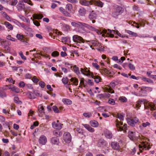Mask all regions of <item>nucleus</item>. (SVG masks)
<instances>
[{
	"label": "nucleus",
	"instance_id": "c756f323",
	"mask_svg": "<svg viewBox=\"0 0 156 156\" xmlns=\"http://www.w3.org/2000/svg\"><path fill=\"white\" fill-rule=\"evenodd\" d=\"M150 123L148 122H143L142 123V125L139 126V128L141 130H143L144 128L150 125Z\"/></svg>",
	"mask_w": 156,
	"mask_h": 156
},
{
	"label": "nucleus",
	"instance_id": "412c9836",
	"mask_svg": "<svg viewBox=\"0 0 156 156\" xmlns=\"http://www.w3.org/2000/svg\"><path fill=\"white\" fill-rule=\"evenodd\" d=\"M146 105L151 110H155L156 109V106L154 105V104L153 103L149 102Z\"/></svg>",
	"mask_w": 156,
	"mask_h": 156
},
{
	"label": "nucleus",
	"instance_id": "a211bd4d",
	"mask_svg": "<svg viewBox=\"0 0 156 156\" xmlns=\"http://www.w3.org/2000/svg\"><path fill=\"white\" fill-rule=\"evenodd\" d=\"M89 42H90V44H91L90 46L91 48L92 46L95 47H100L101 46V44L97 41L92 40L89 41Z\"/></svg>",
	"mask_w": 156,
	"mask_h": 156
},
{
	"label": "nucleus",
	"instance_id": "4468645a",
	"mask_svg": "<svg viewBox=\"0 0 156 156\" xmlns=\"http://www.w3.org/2000/svg\"><path fill=\"white\" fill-rule=\"evenodd\" d=\"M80 71L81 73L84 75L88 76H91V74L90 71L86 67L83 69L82 68H80Z\"/></svg>",
	"mask_w": 156,
	"mask_h": 156
},
{
	"label": "nucleus",
	"instance_id": "bb28decb",
	"mask_svg": "<svg viewBox=\"0 0 156 156\" xmlns=\"http://www.w3.org/2000/svg\"><path fill=\"white\" fill-rule=\"evenodd\" d=\"M51 142L52 144H57L59 143L58 139L56 137H53L51 139Z\"/></svg>",
	"mask_w": 156,
	"mask_h": 156
},
{
	"label": "nucleus",
	"instance_id": "49530a36",
	"mask_svg": "<svg viewBox=\"0 0 156 156\" xmlns=\"http://www.w3.org/2000/svg\"><path fill=\"white\" fill-rule=\"evenodd\" d=\"M6 38L7 39L10 40L12 41H15L16 40V39L12 37L11 36L9 35H7L6 37Z\"/></svg>",
	"mask_w": 156,
	"mask_h": 156
},
{
	"label": "nucleus",
	"instance_id": "de8ad7c7",
	"mask_svg": "<svg viewBox=\"0 0 156 156\" xmlns=\"http://www.w3.org/2000/svg\"><path fill=\"white\" fill-rule=\"evenodd\" d=\"M94 79L95 82L98 83L100 81V80L101 79V78L98 76H94Z\"/></svg>",
	"mask_w": 156,
	"mask_h": 156
},
{
	"label": "nucleus",
	"instance_id": "473e14b6",
	"mask_svg": "<svg viewBox=\"0 0 156 156\" xmlns=\"http://www.w3.org/2000/svg\"><path fill=\"white\" fill-rule=\"evenodd\" d=\"M73 69L75 73L77 75L80 74L79 68L76 66L75 65L73 67Z\"/></svg>",
	"mask_w": 156,
	"mask_h": 156
},
{
	"label": "nucleus",
	"instance_id": "423d86ee",
	"mask_svg": "<svg viewBox=\"0 0 156 156\" xmlns=\"http://www.w3.org/2000/svg\"><path fill=\"white\" fill-rule=\"evenodd\" d=\"M128 137L132 140L134 141L137 138L136 136V132L131 130H129L128 131Z\"/></svg>",
	"mask_w": 156,
	"mask_h": 156
},
{
	"label": "nucleus",
	"instance_id": "1a4fd4ad",
	"mask_svg": "<svg viewBox=\"0 0 156 156\" xmlns=\"http://www.w3.org/2000/svg\"><path fill=\"white\" fill-rule=\"evenodd\" d=\"M136 95L139 96H145L147 93L144 87L141 88H139V89H138Z\"/></svg>",
	"mask_w": 156,
	"mask_h": 156
},
{
	"label": "nucleus",
	"instance_id": "9d476101",
	"mask_svg": "<svg viewBox=\"0 0 156 156\" xmlns=\"http://www.w3.org/2000/svg\"><path fill=\"white\" fill-rule=\"evenodd\" d=\"M93 0H80V3L83 5L89 6L93 4Z\"/></svg>",
	"mask_w": 156,
	"mask_h": 156
},
{
	"label": "nucleus",
	"instance_id": "bf43d9fd",
	"mask_svg": "<svg viewBox=\"0 0 156 156\" xmlns=\"http://www.w3.org/2000/svg\"><path fill=\"white\" fill-rule=\"evenodd\" d=\"M68 82V79L67 77L63 78L62 79V82L64 84L67 83Z\"/></svg>",
	"mask_w": 156,
	"mask_h": 156
},
{
	"label": "nucleus",
	"instance_id": "ea45409f",
	"mask_svg": "<svg viewBox=\"0 0 156 156\" xmlns=\"http://www.w3.org/2000/svg\"><path fill=\"white\" fill-rule=\"evenodd\" d=\"M119 100L122 103H125L127 102V99L125 97L121 96L119 98Z\"/></svg>",
	"mask_w": 156,
	"mask_h": 156
},
{
	"label": "nucleus",
	"instance_id": "5701e85b",
	"mask_svg": "<svg viewBox=\"0 0 156 156\" xmlns=\"http://www.w3.org/2000/svg\"><path fill=\"white\" fill-rule=\"evenodd\" d=\"M93 4L95 5L99 6L100 7H102L104 4L102 2L99 0L97 1L93 0Z\"/></svg>",
	"mask_w": 156,
	"mask_h": 156
},
{
	"label": "nucleus",
	"instance_id": "4d7b16f0",
	"mask_svg": "<svg viewBox=\"0 0 156 156\" xmlns=\"http://www.w3.org/2000/svg\"><path fill=\"white\" fill-rule=\"evenodd\" d=\"M19 54L20 55L22 59L24 60H26V58L23 55V53L22 51H20L19 53Z\"/></svg>",
	"mask_w": 156,
	"mask_h": 156
},
{
	"label": "nucleus",
	"instance_id": "4be33fe9",
	"mask_svg": "<svg viewBox=\"0 0 156 156\" xmlns=\"http://www.w3.org/2000/svg\"><path fill=\"white\" fill-rule=\"evenodd\" d=\"M144 99L139 100L137 101V104L136 105V107L137 108H139L140 107V104H143L144 105L145 108H147L146 105L144 104Z\"/></svg>",
	"mask_w": 156,
	"mask_h": 156
},
{
	"label": "nucleus",
	"instance_id": "cd10ccee",
	"mask_svg": "<svg viewBox=\"0 0 156 156\" xmlns=\"http://www.w3.org/2000/svg\"><path fill=\"white\" fill-rule=\"evenodd\" d=\"M78 12L79 15L80 16H84L86 13V10L84 8L81 7L79 9Z\"/></svg>",
	"mask_w": 156,
	"mask_h": 156
},
{
	"label": "nucleus",
	"instance_id": "6e6d98bb",
	"mask_svg": "<svg viewBox=\"0 0 156 156\" xmlns=\"http://www.w3.org/2000/svg\"><path fill=\"white\" fill-rule=\"evenodd\" d=\"M52 109L54 112L55 113H58L59 112V110L56 106H53Z\"/></svg>",
	"mask_w": 156,
	"mask_h": 156
},
{
	"label": "nucleus",
	"instance_id": "13d9d810",
	"mask_svg": "<svg viewBox=\"0 0 156 156\" xmlns=\"http://www.w3.org/2000/svg\"><path fill=\"white\" fill-rule=\"evenodd\" d=\"M108 103L112 105H114L115 104V102L114 100L110 98L108 100Z\"/></svg>",
	"mask_w": 156,
	"mask_h": 156
},
{
	"label": "nucleus",
	"instance_id": "e2e57ef3",
	"mask_svg": "<svg viewBox=\"0 0 156 156\" xmlns=\"http://www.w3.org/2000/svg\"><path fill=\"white\" fill-rule=\"evenodd\" d=\"M14 101L16 103L19 104L20 102V101H19V98L17 97H15L14 98Z\"/></svg>",
	"mask_w": 156,
	"mask_h": 156
},
{
	"label": "nucleus",
	"instance_id": "680f3d73",
	"mask_svg": "<svg viewBox=\"0 0 156 156\" xmlns=\"http://www.w3.org/2000/svg\"><path fill=\"white\" fill-rule=\"evenodd\" d=\"M32 80L33 82L34 83H37L39 81V80L37 78L36 76H34L32 78Z\"/></svg>",
	"mask_w": 156,
	"mask_h": 156
},
{
	"label": "nucleus",
	"instance_id": "6ab92c4d",
	"mask_svg": "<svg viewBox=\"0 0 156 156\" xmlns=\"http://www.w3.org/2000/svg\"><path fill=\"white\" fill-rule=\"evenodd\" d=\"M111 146L115 150H119L120 148L119 144L116 142H112L111 144Z\"/></svg>",
	"mask_w": 156,
	"mask_h": 156
},
{
	"label": "nucleus",
	"instance_id": "774afa93",
	"mask_svg": "<svg viewBox=\"0 0 156 156\" xmlns=\"http://www.w3.org/2000/svg\"><path fill=\"white\" fill-rule=\"evenodd\" d=\"M97 97L98 98L100 99L104 98H105V94H100L98 95L97 96Z\"/></svg>",
	"mask_w": 156,
	"mask_h": 156
},
{
	"label": "nucleus",
	"instance_id": "ddd939ff",
	"mask_svg": "<svg viewBox=\"0 0 156 156\" xmlns=\"http://www.w3.org/2000/svg\"><path fill=\"white\" fill-rule=\"evenodd\" d=\"M52 125V127L55 129H60L62 128V124L59 123L58 120H57L56 122H53Z\"/></svg>",
	"mask_w": 156,
	"mask_h": 156
},
{
	"label": "nucleus",
	"instance_id": "a878e982",
	"mask_svg": "<svg viewBox=\"0 0 156 156\" xmlns=\"http://www.w3.org/2000/svg\"><path fill=\"white\" fill-rule=\"evenodd\" d=\"M26 95L27 97L30 99H33L36 98L34 94L30 91L27 92L26 93Z\"/></svg>",
	"mask_w": 156,
	"mask_h": 156
},
{
	"label": "nucleus",
	"instance_id": "f03ea898",
	"mask_svg": "<svg viewBox=\"0 0 156 156\" xmlns=\"http://www.w3.org/2000/svg\"><path fill=\"white\" fill-rule=\"evenodd\" d=\"M124 11V9L121 6H117L114 8L112 13V16L115 18H117L118 16L121 14Z\"/></svg>",
	"mask_w": 156,
	"mask_h": 156
},
{
	"label": "nucleus",
	"instance_id": "72a5a7b5",
	"mask_svg": "<svg viewBox=\"0 0 156 156\" xmlns=\"http://www.w3.org/2000/svg\"><path fill=\"white\" fill-rule=\"evenodd\" d=\"M62 101L64 104L68 105H70L72 103V101L66 98L63 99Z\"/></svg>",
	"mask_w": 156,
	"mask_h": 156
},
{
	"label": "nucleus",
	"instance_id": "69168bd1",
	"mask_svg": "<svg viewBox=\"0 0 156 156\" xmlns=\"http://www.w3.org/2000/svg\"><path fill=\"white\" fill-rule=\"evenodd\" d=\"M92 65L96 69H98L99 68V66L96 63H92Z\"/></svg>",
	"mask_w": 156,
	"mask_h": 156
},
{
	"label": "nucleus",
	"instance_id": "09e8293b",
	"mask_svg": "<svg viewBox=\"0 0 156 156\" xmlns=\"http://www.w3.org/2000/svg\"><path fill=\"white\" fill-rule=\"evenodd\" d=\"M129 67L131 70H134L135 69V67L134 65L131 63L128 64Z\"/></svg>",
	"mask_w": 156,
	"mask_h": 156
},
{
	"label": "nucleus",
	"instance_id": "79ce46f5",
	"mask_svg": "<svg viewBox=\"0 0 156 156\" xmlns=\"http://www.w3.org/2000/svg\"><path fill=\"white\" fill-rule=\"evenodd\" d=\"M16 38L19 40L21 41L23 40L24 38V36L23 34H18L16 35Z\"/></svg>",
	"mask_w": 156,
	"mask_h": 156
},
{
	"label": "nucleus",
	"instance_id": "864d4df0",
	"mask_svg": "<svg viewBox=\"0 0 156 156\" xmlns=\"http://www.w3.org/2000/svg\"><path fill=\"white\" fill-rule=\"evenodd\" d=\"M88 17L90 20H92L95 19L96 17L95 14L91 13L89 15Z\"/></svg>",
	"mask_w": 156,
	"mask_h": 156
},
{
	"label": "nucleus",
	"instance_id": "338daca9",
	"mask_svg": "<svg viewBox=\"0 0 156 156\" xmlns=\"http://www.w3.org/2000/svg\"><path fill=\"white\" fill-rule=\"evenodd\" d=\"M136 147H134L133 149L131 150L132 151L130 152V154L132 155H134L136 152Z\"/></svg>",
	"mask_w": 156,
	"mask_h": 156
},
{
	"label": "nucleus",
	"instance_id": "6e6552de",
	"mask_svg": "<svg viewBox=\"0 0 156 156\" xmlns=\"http://www.w3.org/2000/svg\"><path fill=\"white\" fill-rule=\"evenodd\" d=\"M139 148L140 152H142L141 149H144L145 150H149L150 147L147 143L143 142L140 144L139 145Z\"/></svg>",
	"mask_w": 156,
	"mask_h": 156
},
{
	"label": "nucleus",
	"instance_id": "4c0bfd02",
	"mask_svg": "<svg viewBox=\"0 0 156 156\" xmlns=\"http://www.w3.org/2000/svg\"><path fill=\"white\" fill-rule=\"evenodd\" d=\"M17 2V0H9L8 1L9 4L12 5H15Z\"/></svg>",
	"mask_w": 156,
	"mask_h": 156
},
{
	"label": "nucleus",
	"instance_id": "e433bc0d",
	"mask_svg": "<svg viewBox=\"0 0 156 156\" xmlns=\"http://www.w3.org/2000/svg\"><path fill=\"white\" fill-rule=\"evenodd\" d=\"M2 15L8 21H11V18L7 14L3 11L1 12Z\"/></svg>",
	"mask_w": 156,
	"mask_h": 156
},
{
	"label": "nucleus",
	"instance_id": "39448f33",
	"mask_svg": "<svg viewBox=\"0 0 156 156\" xmlns=\"http://www.w3.org/2000/svg\"><path fill=\"white\" fill-rule=\"evenodd\" d=\"M63 140L65 141L68 143L71 142V136L69 133L68 132H65L63 135Z\"/></svg>",
	"mask_w": 156,
	"mask_h": 156
},
{
	"label": "nucleus",
	"instance_id": "2eb2a0df",
	"mask_svg": "<svg viewBox=\"0 0 156 156\" xmlns=\"http://www.w3.org/2000/svg\"><path fill=\"white\" fill-rule=\"evenodd\" d=\"M38 141L40 144L44 145L47 143V138L45 136L42 135L39 137Z\"/></svg>",
	"mask_w": 156,
	"mask_h": 156
},
{
	"label": "nucleus",
	"instance_id": "f8f14e48",
	"mask_svg": "<svg viewBox=\"0 0 156 156\" xmlns=\"http://www.w3.org/2000/svg\"><path fill=\"white\" fill-rule=\"evenodd\" d=\"M117 84V83H116L115 81L111 82L110 84L109 87L107 88V90L108 92L111 94L114 93V91L111 88H114L115 86Z\"/></svg>",
	"mask_w": 156,
	"mask_h": 156
},
{
	"label": "nucleus",
	"instance_id": "0eeeda50",
	"mask_svg": "<svg viewBox=\"0 0 156 156\" xmlns=\"http://www.w3.org/2000/svg\"><path fill=\"white\" fill-rule=\"evenodd\" d=\"M73 41L75 42L78 43H83L84 42V39L80 36H78V35H74L73 37Z\"/></svg>",
	"mask_w": 156,
	"mask_h": 156
},
{
	"label": "nucleus",
	"instance_id": "3c124183",
	"mask_svg": "<svg viewBox=\"0 0 156 156\" xmlns=\"http://www.w3.org/2000/svg\"><path fill=\"white\" fill-rule=\"evenodd\" d=\"M144 87L147 93L148 92L151 91L152 90V88L151 87Z\"/></svg>",
	"mask_w": 156,
	"mask_h": 156
},
{
	"label": "nucleus",
	"instance_id": "2f4dec72",
	"mask_svg": "<svg viewBox=\"0 0 156 156\" xmlns=\"http://www.w3.org/2000/svg\"><path fill=\"white\" fill-rule=\"evenodd\" d=\"M90 124L93 127H97L98 126V123L96 121L92 120L90 121Z\"/></svg>",
	"mask_w": 156,
	"mask_h": 156
},
{
	"label": "nucleus",
	"instance_id": "393cba45",
	"mask_svg": "<svg viewBox=\"0 0 156 156\" xmlns=\"http://www.w3.org/2000/svg\"><path fill=\"white\" fill-rule=\"evenodd\" d=\"M123 124V122H120V123H118V124H117V126H119L122 130L127 129V125L126 124H124L123 126L122 127V126H122Z\"/></svg>",
	"mask_w": 156,
	"mask_h": 156
},
{
	"label": "nucleus",
	"instance_id": "f3484780",
	"mask_svg": "<svg viewBox=\"0 0 156 156\" xmlns=\"http://www.w3.org/2000/svg\"><path fill=\"white\" fill-rule=\"evenodd\" d=\"M70 81L71 83L70 84H68V87H69V86L70 85L77 86L78 85V79L75 77H72L70 79Z\"/></svg>",
	"mask_w": 156,
	"mask_h": 156
},
{
	"label": "nucleus",
	"instance_id": "58836bf2",
	"mask_svg": "<svg viewBox=\"0 0 156 156\" xmlns=\"http://www.w3.org/2000/svg\"><path fill=\"white\" fill-rule=\"evenodd\" d=\"M3 89L0 90V97L2 98H4L6 97V94Z\"/></svg>",
	"mask_w": 156,
	"mask_h": 156
},
{
	"label": "nucleus",
	"instance_id": "7c9ffc66",
	"mask_svg": "<svg viewBox=\"0 0 156 156\" xmlns=\"http://www.w3.org/2000/svg\"><path fill=\"white\" fill-rule=\"evenodd\" d=\"M105 137L108 139H111L112 137V134L109 131L106 130L105 132Z\"/></svg>",
	"mask_w": 156,
	"mask_h": 156
},
{
	"label": "nucleus",
	"instance_id": "b1692460",
	"mask_svg": "<svg viewBox=\"0 0 156 156\" xmlns=\"http://www.w3.org/2000/svg\"><path fill=\"white\" fill-rule=\"evenodd\" d=\"M82 125L88 131L91 132H93L94 131V128L91 127L89 125L87 124H83Z\"/></svg>",
	"mask_w": 156,
	"mask_h": 156
},
{
	"label": "nucleus",
	"instance_id": "f704fd0d",
	"mask_svg": "<svg viewBox=\"0 0 156 156\" xmlns=\"http://www.w3.org/2000/svg\"><path fill=\"white\" fill-rule=\"evenodd\" d=\"M141 79L144 82H147L150 83H153V82L152 80L145 77H142L141 78Z\"/></svg>",
	"mask_w": 156,
	"mask_h": 156
},
{
	"label": "nucleus",
	"instance_id": "c03bdc74",
	"mask_svg": "<svg viewBox=\"0 0 156 156\" xmlns=\"http://www.w3.org/2000/svg\"><path fill=\"white\" fill-rule=\"evenodd\" d=\"M101 72L105 74L109 75L111 74V72L105 68H103L101 70Z\"/></svg>",
	"mask_w": 156,
	"mask_h": 156
},
{
	"label": "nucleus",
	"instance_id": "a19ab883",
	"mask_svg": "<svg viewBox=\"0 0 156 156\" xmlns=\"http://www.w3.org/2000/svg\"><path fill=\"white\" fill-rule=\"evenodd\" d=\"M20 24L21 27L25 30L28 31L30 29V28L23 23H20Z\"/></svg>",
	"mask_w": 156,
	"mask_h": 156
},
{
	"label": "nucleus",
	"instance_id": "c85d7f7f",
	"mask_svg": "<svg viewBox=\"0 0 156 156\" xmlns=\"http://www.w3.org/2000/svg\"><path fill=\"white\" fill-rule=\"evenodd\" d=\"M8 43L9 42L8 41L6 40H3L2 43V45H1V46L3 47L4 48L7 49L8 50H9V48L8 46Z\"/></svg>",
	"mask_w": 156,
	"mask_h": 156
},
{
	"label": "nucleus",
	"instance_id": "8fccbe9b",
	"mask_svg": "<svg viewBox=\"0 0 156 156\" xmlns=\"http://www.w3.org/2000/svg\"><path fill=\"white\" fill-rule=\"evenodd\" d=\"M12 91H14L17 93H18L20 92V89L14 86H12Z\"/></svg>",
	"mask_w": 156,
	"mask_h": 156
},
{
	"label": "nucleus",
	"instance_id": "aec40b11",
	"mask_svg": "<svg viewBox=\"0 0 156 156\" xmlns=\"http://www.w3.org/2000/svg\"><path fill=\"white\" fill-rule=\"evenodd\" d=\"M2 24L4 25L7 28L8 31H9V30H12L13 29V26L11 24L7 21L4 22V23H3Z\"/></svg>",
	"mask_w": 156,
	"mask_h": 156
},
{
	"label": "nucleus",
	"instance_id": "dca6fc26",
	"mask_svg": "<svg viewBox=\"0 0 156 156\" xmlns=\"http://www.w3.org/2000/svg\"><path fill=\"white\" fill-rule=\"evenodd\" d=\"M107 145L106 142L104 139H101L98 140V146L104 147L106 146Z\"/></svg>",
	"mask_w": 156,
	"mask_h": 156
},
{
	"label": "nucleus",
	"instance_id": "052dcab7",
	"mask_svg": "<svg viewBox=\"0 0 156 156\" xmlns=\"http://www.w3.org/2000/svg\"><path fill=\"white\" fill-rule=\"evenodd\" d=\"M26 84L23 81H20L19 83V87L22 88H23L25 86Z\"/></svg>",
	"mask_w": 156,
	"mask_h": 156
},
{
	"label": "nucleus",
	"instance_id": "7ed1b4c3",
	"mask_svg": "<svg viewBox=\"0 0 156 156\" xmlns=\"http://www.w3.org/2000/svg\"><path fill=\"white\" fill-rule=\"evenodd\" d=\"M116 31L113 30H111L110 29H108V31L106 30H102V32L104 33L102 34V36L103 37H114V34L115 33L116 34Z\"/></svg>",
	"mask_w": 156,
	"mask_h": 156
},
{
	"label": "nucleus",
	"instance_id": "5fc2aeb1",
	"mask_svg": "<svg viewBox=\"0 0 156 156\" xmlns=\"http://www.w3.org/2000/svg\"><path fill=\"white\" fill-rule=\"evenodd\" d=\"M59 55V53L57 51H54L51 53V56L54 57L58 56Z\"/></svg>",
	"mask_w": 156,
	"mask_h": 156
},
{
	"label": "nucleus",
	"instance_id": "f257e3e1",
	"mask_svg": "<svg viewBox=\"0 0 156 156\" xmlns=\"http://www.w3.org/2000/svg\"><path fill=\"white\" fill-rule=\"evenodd\" d=\"M71 24L74 27L78 29V32L80 33H83L81 30V29H83L85 28H86L90 30L96 32L98 34L101 33L98 29L84 23L77 21H74L71 22Z\"/></svg>",
	"mask_w": 156,
	"mask_h": 156
},
{
	"label": "nucleus",
	"instance_id": "9b49d317",
	"mask_svg": "<svg viewBox=\"0 0 156 156\" xmlns=\"http://www.w3.org/2000/svg\"><path fill=\"white\" fill-rule=\"evenodd\" d=\"M17 8L19 11L23 10L26 14L27 12L25 8V5L23 2L21 1H20L16 6Z\"/></svg>",
	"mask_w": 156,
	"mask_h": 156
},
{
	"label": "nucleus",
	"instance_id": "20e7f679",
	"mask_svg": "<svg viewBox=\"0 0 156 156\" xmlns=\"http://www.w3.org/2000/svg\"><path fill=\"white\" fill-rule=\"evenodd\" d=\"M127 123L130 126H134L139 122V119L136 117H133L127 120Z\"/></svg>",
	"mask_w": 156,
	"mask_h": 156
},
{
	"label": "nucleus",
	"instance_id": "603ef678",
	"mask_svg": "<svg viewBox=\"0 0 156 156\" xmlns=\"http://www.w3.org/2000/svg\"><path fill=\"white\" fill-rule=\"evenodd\" d=\"M83 115L87 118H90L91 116L92 115L91 113H84Z\"/></svg>",
	"mask_w": 156,
	"mask_h": 156
},
{
	"label": "nucleus",
	"instance_id": "a18cd8bd",
	"mask_svg": "<svg viewBox=\"0 0 156 156\" xmlns=\"http://www.w3.org/2000/svg\"><path fill=\"white\" fill-rule=\"evenodd\" d=\"M44 108L42 105H40L38 106V110L41 113H43L44 112Z\"/></svg>",
	"mask_w": 156,
	"mask_h": 156
},
{
	"label": "nucleus",
	"instance_id": "37998d69",
	"mask_svg": "<svg viewBox=\"0 0 156 156\" xmlns=\"http://www.w3.org/2000/svg\"><path fill=\"white\" fill-rule=\"evenodd\" d=\"M66 10L69 11H71L72 9V5L70 4H67L66 7Z\"/></svg>",
	"mask_w": 156,
	"mask_h": 156
},
{
	"label": "nucleus",
	"instance_id": "c9c22d12",
	"mask_svg": "<svg viewBox=\"0 0 156 156\" xmlns=\"http://www.w3.org/2000/svg\"><path fill=\"white\" fill-rule=\"evenodd\" d=\"M126 32L131 36L132 37H137L138 35L137 33L133 32L129 30H126Z\"/></svg>",
	"mask_w": 156,
	"mask_h": 156
},
{
	"label": "nucleus",
	"instance_id": "0e129e2a",
	"mask_svg": "<svg viewBox=\"0 0 156 156\" xmlns=\"http://www.w3.org/2000/svg\"><path fill=\"white\" fill-rule=\"evenodd\" d=\"M25 87L26 88L29 89H31L33 88L32 85L31 84H26Z\"/></svg>",
	"mask_w": 156,
	"mask_h": 156
}]
</instances>
